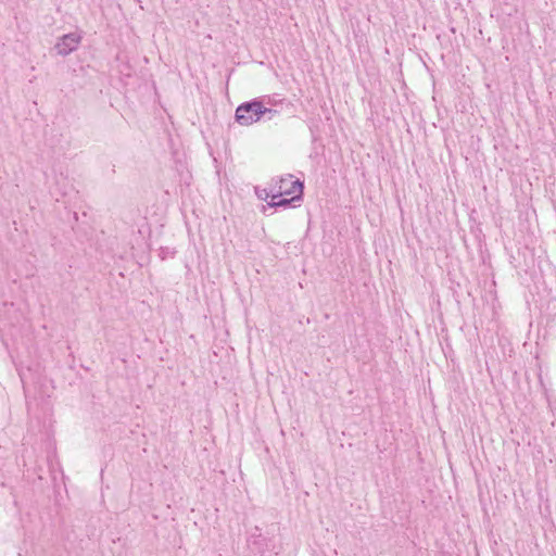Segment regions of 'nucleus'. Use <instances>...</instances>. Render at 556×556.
<instances>
[{"label":"nucleus","instance_id":"nucleus-1","mask_svg":"<svg viewBox=\"0 0 556 556\" xmlns=\"http://www.w3.org/2000/svg\"><path fill=\"white\" fill-rule=\"evenodd\" d=\"M266 104H273L270 97L241 103L236 110V122L242 126H250L262 118L270 121L278 112Z\"/></svg>","mask_w":556,"mask_h":556},{"label":"nucleus","instance_id":"nucleus-2","mask_svg":"<svg viewBox=\"0 0 556 556\" xmlns=\"http://www.w3.org/2000/svg\"><path fill=\"white\" fill-rule=\"evenodd\" d=\"M270 192L274 199L294 194L301 197L303 193V184L299 179H294L292 175L281 176L273 180Z\"/></svg>","mask_w":556,"mask_h":556},{"label":"nucleus","instance_id":"nucleus-3","mask_svg":"<svg viewBox=\"0 0 556 556\" xmlns=\"http://www.w3.org/2000/svg\"><path fill=\"white\" fill-rule=\"evenodd\" d=\"M81 41V35L78 31L70 33L62 36L55 43L54 49L60 55H68L75 51Z\"/></svg>","mask_w":556,"mask_h":556},{"label":"nucleus","instance_id":"nucleus-4","mask_svg":"<svg viewBox=\"0 0 556 556\" xmlns=\"http://www.w3.org/2000/svg\"><path fill=\"white\" fill-rule=\"evenodd\" d=\"M290 197H291L290 199H282V197L281 198H277V199L271 198V201L268 203V205L271 206V207H280V206L286 207L291 202L301 199V197H298V194L290 195Z\"/></svg>","mask_w":556,"mask_h":556},{"label":"nucleus","instance_id":"nucleus-5","mask_svg":"<svg viewBox=\"0 0 556 556\" xmlns=\"http://www.w3.org/2000/svg\"><path fill=\"white\" fill-rule=\"evenodd\" d=\"M255 193H256L257 198H260L261 200H266L268 197L271 198V192H270V190L267 191V189H261V188L256 187Z\"/></svg>","mask_w":556,"mask_h":556},{"label":"nucleus","instance_id":"nucleus-6","mask_svg":"<svg viewBox=\"0 0 556 556\" xmlns=\"http://www.w3.org/2000/svg\"><path fill=\"white\" fill-rule=\"evenodd\" d=\"M208 147V150H210V154L212 155V157L214 159L215 162H217V156L214 155V152H213V148L211 144H207Z\"/></svg>","mask_w":556,"mask_h":556}]
</instances>
